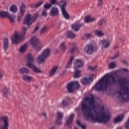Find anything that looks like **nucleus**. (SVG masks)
I'll return each instance as SVG.
<instances>
[{
  "label": "nucleus",
  "instance_id": "1",
  "mask_svg": "<svg viewBox=\"0 0 129 129\" xmlns=\"http://www.w3.org/2000/svg\"><path fill=\"white\" fill-rule=\"evenodd\" d=\"M95 107H96V105H95V99H94L93 95L91 94L90 97H86L81 105L83 115L88 118H90L93 122H102L103 123L108 122L110 120V113L104 112L99 114L98 112H97L96 116H95L92 111Z\"/></svg>",
  "mask_w": 129,
  "mask_h": 129
},
{
  "label": "nucleus",
  "instance_id": "2",
  "mask_svg": "<svg viewBox=\"0 0 129 129\" xmlns=\"http://www.w3.org/2000/svg\"><path fill=\"white\" fill-rule=\"evenodd\" d=\"M116 76V73L105 75L93 87L96 91L106 90L108 86L113 85L116 83V80L114 77Z\"/></svg>",
  "mask_w": 129,
  "mask_h": 129
},
{
  "label": "nucleus",
  "instance_id": "3",
  "mask_svg": "<svg viewBox=\"0 0 129 129\" xmlns=\"http://www.w3.org/2000/svg\"><path fill=\"white\" fill-rule=\"evenodd\" d=\"M119 82V91L118 92V98L121 101H128L129 100V80L125 77L118 80Z\"/></svg>",
  "mask_w": 129,
  "mask_h": 129
},
{
  "label": "nucleus",
  "instance_id": "4",
  "mask_svg": "<svg viewBox=\"0 0 129 129\" xmlns=\"http://www.w3.org/2000/svg\"><path fill=\"white\" fill-rule=\"evenodd\" d=\"M27 28L23 26L22 29L21 35H19L17 33H15L12 37L11 40L13 44H18L25 39V36L26 34Z\"/></svg>",
  "mask_w": 129,
  "mask_h": 129
},
{
  "label": "nucleus",
  "instance_id": "5",
  "mask_svg": "<svg viewBox=\"0 0 129 129\" xmlns=\"http://www.w3.org/2000/svg\"><path fill=\"white\" fill-rule=\"evenodd\" d=\"M26 57L28 61L27 63V66H28V67H29L30 68L33 69L34 72H35V73H40V72H41V71L39 70L38 68L33 64V63H34V59H33V56H32V54H31V53H28L26 55Z\"/></svg>",
  "mask_w": 129,
  "mask_h": 129
},
{
  "label": "nucleus",
  "instance_id": "6",
  "mask_svg": "<svg viewBox=\"0 0 129 129\" xmlns=\"http://www.w3.org/2000/svg\"><path fill=\"white\" fill-rule=\"evenodd\" d=\"M66 6H67V4L65 0L60 1L58 4V7H59L61 10L62 17L66 19V20H68V19H69V14L67 13V11H66V9H65Z\"/></svg>",
  "mask_w": 129,
  "mask_h": 129
},
{
  "label": "nucleus",
  "instance_id": "7",
  "mask_svg": "<svg viewBox=\"0 0 129 129\" xmlns=\"http://www.w3.org/2000/svg\"><path fill=\"white\" fill-rule=\"evenodd\" d=\"M38 16V14H35L33 16L31 17L30 14L26 15L25 19L24 20L23 24L30 27V26L33 24V22L37 19Z\"/></svg>",
  "mask_w": 129,
  "mask_h": 129
},
{
  "label": "nucleus",
  "instance_id": "8",
  "mask_svg": "<svg viewBox=\"0 0 129 129\" xmlns=\"http://www.w3.org/2000/svg\"><path fill=\"white\" fill-rule=\"evenodd\" d=\"M30 42L33 48L37 51H41V41H40V39L38 37L35 36L32 37Z\"/></svg>",
  "mask_w": 129,
  "mask_h": 129
},
{
  "label": "nucleus",
  "instance_id": "9",
  "mask_svg": "<svg viewBox=\"0 0 129 129\" xmlns=\"http://www.w3.org/2000/svg\"><path fill=\"white\" fill-rule=\"evenodd\" d=\"M49 55H50V49L48 48L44 50L42 53L41 55L38 56L37 58V60L39 63H42V62H44L46 59L49 57Z\"/></svg>",
  "mask_w": 129,
  "mask_h": 129
},
{
  "label": "nucleus",
  "instance_id": "10",
  "mask_svg": "<svg viewBox=\"0 0 129 129\" xmlns=\"http://www.w3.org/2000/svg\"><path fill=\"white\" fill-rule=\"evenodd\" d=\"M2 121L4 123L0 125V129H9V117L7 116H1L0 117V124H2Z\"/></svg>",
  "mask_w": 129,
  "mask_h": 129
},
{
  "label": "nucleus",
  "instance_id": "11",
  "mask_svg": "<svg viewBox=\"0 0 129 129\" xmlns=\"http://www.w3.org/2000/svg\"><path fill=\"white\" fill-rule=\"evenodd\" d=\"M79 87H80V85H79L78 82L75 81L69 83L67 88L70 93H72L74 90L78 89Z\"/></svg>",
  "mask_w": 129,
  "mask_h": 129
},
{
  "label": "nucleus",
  "instance_id": "12",
  "mask_svg": "<svg viewBox=\"0 0 129 129\" xmlns=\"http://www.w3.org/2000/svg\"><path fill=\"white\" fill-rule=\"evenodd\" d=\"M0 17H1V18H8L11 23H15L14 16L11 15L9 12L5 11H0Z\"/></svg>",
  "mask_w": 129,
  "mask_h": 129
},
{
  "label": "nucleus",
  "instance_id": "13",
  "mask_svg": "<svg viewBox=\"0 0 129 129\" xmlns=\"http://www.w3.org/2000/svg\"><path fill=\"white\" fill-rule=\"evenodd\" d=\"M99 44L101 45L102 49H107L110 46V42L106 39L101 40Z\"/></svg>",
  "mask_w": 129,
  "mask_h": 129
},
{
  "label": "nucleus",
  "instance_id": "14",
  "mask_svg": "<svg viewBox=\"0 0 129 129\" xmlns=\"http://www.w3.org/2000/svg\"><path fill=\"white\" fill-rule=\"evenodd\" d=\"M69 104H70V98L68 96L65 97L60 102V105L62 107H66Z\"/></svg>",
  "mask_w": 129,
  "mask_h": 129
},
{
  "label": "nucleus",
  "instance_id": "15",
  "mask_svg": "<svg viewBox=\"0 0 129 129\" xmlns=\"http://www.w3.org/2000/svg\"><path fill=\"white\" fill-rule=\"evenodd\" d=\"M94 50V47L92 44H88L84 48V52L87 54H92Z\"/></svg>",
  "mask_w": 129,
  "mask_h": 129
},
{
  "label": "nucleus",
  "instance_id": "16",
  "mask_svg": "<svg viewBox=\"0 0 129 129\" xmlns=\"http://www.w3.org/2000/svg\"><path fill=\"white\" fill-rule=\"evenodd\" d=\"M26 11V6L22 3L21 6L20 7V16H18V21H21V19H22V17L24 16L25 14V11Z\"/></svg>",
  "mask_w": 129,
  "mask_h": 129
},
{
  "label": "nucleus",
  "instance_id": "17",
  "mask_svg": "<svg viewBox=\"0 0 129 129\" xmlns=\"http://www.w3.org/2000/svg\"><path fill=\"white\" fill-rule=\"evenodd\" d=\"M63 120V115L62 113L57 112L56 116V123L57 124H61L62 123V120Z\"/></svg>",
  "mask_w": 129,
  "mask_h": 129
},
{
  "label": "nucleus",
  "instance_id": "18",
  "mask_svg": "<svg viewBox=\"0 0 129 129\" xmlns=\"http://www.w3.org/2000/svg\"><path fill=\"white\" fill-rule=\"evenodd\" d=\"M9 39L6 37L4 39V42H3V50L5 52H7L8 49H9Z\"/></svg>",
  "mask_w": 129,
  "mask_h": 129
},
{
  "label": "nucleus",
  "instance_id": "19",
  "mask_svg": "<svg viewBox=\"0 0 129 129\" xmlns=\"http://www.w3.org/2000/svg\"><path fill=\"white\" fill-rule=\"evenodd\" d=\"M59 14V9L57 8L53 7L50 10V15L51 17H56Z\"/></svg>",
  "mask_w": 129,
  "mask_h": 129
},
{
  "label": "nucleus",
  "instance_id": "20",
  "mask_svg": "<svg viewBox=\"0 0 129 129\" xmlns=\"http://www.w3.org/2000/svg\"><path fill=\"white\" fill-rule=\"evenodd\" d=\"M43 3H44V2L43 1V0H41L36 4V3L31 4L30 5V7L32 9H38V8L40 7L41 5H43Z\"/></svg>",
  "mask_w": 129,
  "mask_h": 129
},
{
  "label": "nucleus",
  "instance_id": "21",
  "mask_svg": "<svg viewBox=\"0 0 129 129\" xmlns=\"http://www.w3.org/2000/svg\"><path fill=\"white\" fill-rule=\"evenodd\" d=\"M84 63L82 61L81 59H77L76 60V66H75V69H78V68H81L83 67Z\"/></svg>",
  "mask_w": 129,
  "mask_h": 129
},
{
  "label": "nucleus",
  "instance_id": "22",
  "mask_svg": "<svg viewBox=\"0 0 129 129\" xmlns=\"http://www.w3.org/2000/svg\"><path fill=\"white\" fill-rule=\"evenodd\" d=\"M70 48L69 49V52L72 54L73 53H75L76 52L77 48H76V43L73 42L70 45Z\"/></svg>",
  "mask_w": 129,
  "mask_h": 129
},
{
  "label": "nucleus",
  "instance_id": "23",
  "mask_svg": "<svg viewBox=\"0 0 129 129\" xmlns=\"http://www.w3.org/2000/svg\"><path fill=\"white\" fill-rule=\"evenodd\" d=\"M93 80L91 78H85L81 80V82L83 83V84L86 85V84H89V83H91Z\"/></svg>",
  "mask_w": 129,
  "mask_h": 129
},
{
  "label": "nucleus",
  "instance_id": "24",
  "mask_svg": "<svg viewBox=\"0 0 129 129\" xmlns=\"http://www.w3.org/2000/svg\"><path fill=\"white\" fill-rule=\"evenodd\" d=\"M74 119V114L72 113L69 116V118L67 119L66 124H67V125H70L71 124H72Z\"/></svg>",
  "mask_w": 129,
  "mask_h": 129
},
{
  "label": "nucleus",
  "instance_id": "25",
  "mask_svg": "<svg viewBox=\"0 0 129 129\" xmlns=\"http://www.w3.org/2000/svg\"><path fill=\"white\" fill-rule=\"evenodd\" d=\"M22 78L25 82H31L33 80V77L28 75H23Z\"/></svg>",
  "mask_w": 129,
  "mask_h": 129
},
{
  "label": "nucleus",
  "instance_id": "26",
  "mask_svg": "<svg viewBox=\"0 0 129 129\" xmlns=\"http://www.w3.org/2000/svg\"><path fill=\"white\" fill-rule=\"evenodd\" d=\"M82 26V24H79L78 23H75L72 25V28L73 30H75L76 32H77L79 30L80 27Z\"/></svg>",
  "mask_w": 129,
  "mask_h": 129
},
{
  "label": "nucleus",
  "instance_id": "27",
  "mask_svg": "<svg viewBox=\"0 0 129 129\" xmlns=\"http://www.w3.org/2000/svg\"><path fill=\"white\" fill-rule=\"evenodd\" d=\"M123 119V115H120L113 119V122H114V123H117V122H120V121H121Z\"/></svg>",
  "mask_w": 129,
  "mask_h": 129
},
{
  "label": "nucleus",
  "instance_id": "28",
  "mask_svg": "<svg viewBox=\"0 0 129 129\" xmlns=\"http://www.w3.org/2000/svg\"><path fill=\"white\" fill-rule=\"evenodd\" d=\"M27 47H28V44L27 43L22 45L19 49V52L21 53V54L25 53V52H26V49H27Z\"/></svg>",
  "mask_w": 129,
  "mask_h": 129
},
{
  "label": "nucleus",
  "instance_id": "29",
  "mask_svg": "<svg viewBox=\"0 0 129 129\" xmlns=\"http://www.w3.org/2000/svg\"><path fill=\"white\" fill-rule=\"evenodd\" d=\"M58 69V67L54 66L52 69L49 72V76H53L55 73H56V72L57 71Z\"/></svg>",
  "mask_w": 129,
  "mask_h": 129
},
{
  "label": "nucleus",
  "instance_id": "30",
  "mask_svg": "<svg viewBox=\"0 0 129 129\" xmlns=\"http://www.w3.org/2000/svg\"><path fill=\"white\" fill-rule=\"evenodd\" d=\"M75 73L74 75V77L75 78H79V77H81V71L79 70H77V69H75Z\"/></svg>",
  "mask_w": 129,
  "mask_h": 129
},
{
  "label": "nucleus",
  "instance_id": "31",
  "mask_svg": "<svg viewBox=\"0 0 129 129\" xmlns=\"http://www.w3.org/2000/svg\"><path fill=\"white\" fill-rule=\"evenodd\" d=\"M2 93L3 94V96L5 97H8V96L9 95V88L6 87L3 88Z\"/></svg>",
  "mask_w": 129,
  "mask_h": 129
},
{
  "label": "nucleus",
  "instance_id": "32",
  "mask_svg": "<svg viewBox=\"0 0 129 129\" xmlns=\"http://www.w3.org/2000/svg\"><path fill=\"white\" fill-rule=\"evenodd\" d=\"M19 72L21 74H24V73H29V70L26 68H21L20 69H19Z\"/></svg>",
  "mask_w": 129,
  "mask_h": 129
},
{
  "label": "nucleus",
  "instance_id": "33",
  "mask_svg": "<svg viewBox=\"0 0 129 129\" xmlns=\"http://www.w3.org/2000/svg\"><path fill=\"white\" fill-rule=\"evenodd\" d=\"M92 21H95V18L94 17H90V16H88L85 18V23H89V22H92Z\"/></svg>",
  "mask_w": 129,
  "mask_h": 129
},
{
  "label": "nucleus",
  "instance_id": "34",
  "mask_svg": "<svg viewBox=\"0 0 129 129\" xmlns=\"http://www.w3.org/2000/svg\"><path fill=\"white\" fill-rule=\"evenodd\" d=\"M67 36L68 38H71V39H73V38H75V37H76V35L70 31L67 32Z\"/></svg>",
  "mask_w": 129,
  "mask_h": 129
},
{
  "label": "nucleus",
  "instance_id": "35",
  "mask_svg": "<svg viewBox=\"0 0 129 129\" xmlns=\"http://www.w3.org/2000/svg\"><path fill=\"white\" fill-rule=\"evenodd\" d=\"M48 29L49 27H48V26H44L40 31V34H44V33H47Z\"/></svg>",
  "mask_w": 129,
  "mask_h": 129
},
{
  "label": "nucleus",
  "instance_id": "36",
  "mask_svg": "<svg viewBox=\"0 0 129 129\" xmlns=\"http://www.w3.org/2000/svg\"><path fill=\"white\" fill-rule=\"evenodd\" d=\"M72 61H73V56H71L70 57L69 62L67 64L66 68H70V66L72 65Z\"/></svg>",
  "mask_w": 129,
  "mask_h": 129
},
{
  "label": "nucleus",
  "instance_id": "37",
  "mask_svg": "<svg viewBox=\"0 0 129 129\" xmlns=\"http://www.w3.org/2000/svg\"><path fill=\"white\" fill-rule=\"evenodd\" d=\"M94 33L95 35H96L98 37H101L103 36V33H102V31H100L99 30H95Z\"/></svg>",
  "mask_w": 129,
  "mask_h": 129
},
{
  "label": "nucleus",
  "instance_id": "38",
  "mask_svg": "<svg viewBox=\"0 0 129 129\" xmlns=\"http://www.w3.org/2000/svg\"><path fill=\"white\" fill-rule=\"evenodd\" d=\"M10 10L12 13H16L18 11V8L16 5H13L11 6Z\"/></svg>",
  "mask_w": 129,
  "mask_h": 129
},
{
  "label": "nucleus",
  "instance_id": "39",
  "mask_svg": "<svg viewBox=\"0 0 129 129\" xmlns=\"http://www.w3.org/2000/svg\"><path fill=\"white\" fill-rule=\"evenodd\" d=\"M106 21H105V20L102 19H101L100 21H98V25L100 26H103L104 24H105Z\"/></svg>",
  "mask_w": 129,
  "mask_h": 129
},
{
  "label": "nucleus",
  "instance_id": "40",
  "mask_svg": "<svg viewBox=\"0 0 129 129\" xmlns=\"http://www.w3.org/2000/svg\"><path fill=\"white\" fill-rule=\"evenodd\" d=\"M77 123L79 126H80V127H81V128L82 129L86 128V126L84 125H81V123H80V121H79V120H77Z\"/></svg>",
  "mask_w": 129,
  "mask_h": 129
},
{
  "label": "nucleus",
  "instance_id": "41",
  "mask_svg": "<svg viewBox=\"0 0 129 129\" xmlns=\"http://www.w3.org/2000/svg\"><path fill=\"white\" fill-rule=\"evenodd\" d=\"M60 48L63 51H65L66 50V46L65 45V42H62L60 44Z\"/></svg>",
  "mask_w": 129,
  "mask_h": 129
},
{
  "label": "nucleus",
  "instance_id": "42",
  "mask_svg": "<svg viewBox=\"0 0 129 129\" xmlns=\"http://www.w3.org/2000/svg\"><path fill=\"white\" fill-rule=\"evenodd\" d=\"M113 68H115V63H114V62L110 63L109 64V69H113Z\"/></svg>",
  "mask_w": 129,
  "mask_h": 129
},
{
  "label": "nucleus",
  "instance_id": "43",
  "mask_svg": "<svg viewBox=\"0 0 129 129\" xmlns=\"http://www.w3.org/2000/svg\"><path fill=\"white\" fill-rule=\"evenodd\" d=\"M50 4L51 6L53 5H58L59 6V3L56 0H50Z\"/></svg>",
  "mask_w": 129,
  "mask_h": 129
},
{
  "label": "nucleus",
  "instance_id": "44",
  "mask_svg": "<svg viewBox=\"0 0 129 129\" xmlns=\"http://www.w3.org/2000/svg\"><path fill=\"white\" fill-rule=\"evenodd\" d=\"M51 7H52V5L50 4H46L44 6V8L45 10H49V9H50V8H51Z\"/></svg>",
  "mask_w": 129,
  "mask_h": 129
},
{
  "label": "nucleus",
  "instance_id": "45",
  "mask_svg": "<svg viewBox=\"0 0 129 129\" xmlns=\"http://www.w3.org/2000/svg\"><path fill=\"white\" fill-rule=\"evenodd\" d=\"M88 69L92 71H97L98 70L97 67H89Z\"/></svg>",
  "mask_w": 129,
  "mask_h": 129
},
{
  "label": "nucleus",
  "instance_id": "46",
  "mask_svg": "<svg viewBox=\"0 0 129 129\" xmlns=\"http://www.w3.org/2000/svg\"><path fill=\"white\" fill-rule=\"evenodd\" d=\"M37 30H39V25H36L34 30L32 32V34H35Z\"/></svg>",
  "mask_w": 129,
  "mask_h": 129
},
{
  "label": "nucleus",
  "instance_id": "47",
  "mask_svg": "<svg viewBox=\"0 0 129 129\" xmlns=\"http://www.w3.org/2000/svg\"><path fill=\"white\" fill-rule=\"evenodd\" d=\"M92 36L91 33H87L84 35L85 38H90Z\"/></svg>",
  "mask_w": 129,
  "mask_h": 129
},
{
  "label": "nucleus",
  "instance_id": "48",
  "mask_svg": "<svg viewBox=\"0 0 129 129\" xmlns=\"http://www.w3.org/2000/svg\"><path fill=\"white\" fill-rule=\"evenodd\" d=\"M103 4V0H98V7H100Z\"/></svg>",
  "mask_w": 129,
  "mask_h": 129
},
{
  "label": "nucleus",
  "instance_id": "49",
  "mask_svg": "<svg viewBox=\"0 0 129 129\" xmlns=\"http://www.w3.org/2000/svg\"><path fill=\"white\" fill-rule=\"evenodd\" d=\"M118 56H119V53H117L114 55L113 57H111V59H115V58H117Z\"/></svg>",
  "mask_w": 129,
  "mask_h": 129
},
{
  "label": "nucleus",
  "instance_id": "50",
  "mask_svg": "<svg viewBox=\"0 0 129 129\" xmlns=\"http://www.w3.org/2000/svg\"><path fill=\"white\" fill-rule=\"evenodd\" d=\"M121 70L123 71L124 73H128L129 71L127 69L122 68Z\"/></svg>",
  "mask_w": 129,
  "mask_h": 129
},
{
  "label": "nucleus",
  "instance_id": "51",
  "mask_svg": "<svg viewBox=\"0 0 129 129\" xmlns=\"http://www.w3.org/2000/svg\"><path fill=\"white\" fill-rule=\"evenodd\" d=\"M122 62L123 63V64H124V65H126V66H128V63L125 60H122Z\"/></svg>",
  "mask_w": 129,
  "mask_h": 129
},
{
  "label": "nucleus",
  "instance_id": "52",
  "mask_svg": "<svg viewBox=\"0 0 129 129\" xmlns=\"http://www.w3.org/2000/svg\"><path fill=\"white\" fill-rule=\"evenodd\" d=\"M42 16L46 17L47 16V12H46V10H44L42 13Z\"/></svg>",
  "mask_w": 129,
  "mask_h": 129
},
{
  "label": "nucleus",
  "instance_id": "53",
  "mask_svg": "<svg viewBox=\"0 0 129 129\" xmlns=\"http://www.w3.org/2000/svg\"><path fill=\"white\" fill-rule=\"evenodd\" d=\"M100 110L101 111H104V106L103 105L100 106Z\"/></svg>",
  "mask_w": 129,
  "mask_h": 129
},
{
  "label": "nucleus",
  "instance_id": "54",
  "mask_svg": "<svg viewBox=\"0 0 129 129\" xmlns=\"http://www.w3.org/2000/svg\"><path fill=\"white\" fill-rule=\"evenodd\" d=\"M3 77V71L0 69V78H2Z\"/></svg>",
  "mask_w": 129,
  "mask_h": 129
},
{
  "label": "nucleus",
  "instance_id": "55",
  "mask_svg": "<svg viewBox=\"0 0 129 129\" xmlns=\"http://www.w3.org/2000/svg\"><path fill=\"white\" fill-rule=\"evenodd\" d=\"M42 116H44V118H46V114L44 113H43L42 114Z\"/></svg>",
  "mask_w": 129,
  "mask_h": 129
},
{
  "label": "nucleus",
  "instance_id": "56",
  "mask_svg": "<svg viewBox=\"0 0 129 129\" xmlns=\"http://www.w3.org/2000/svg\"><path fill=\"white\" fill-rule=\"evenodd\" d=\"M117 77H118V78H121V77H122V76H121L120 75H117Z\"/></svg>",
  "mask_w": 129,
  "mask_h": 129
},
{
  "label": "nucleus",
  "instance_id": "57",
  "mask_svg": "<svg viewBox=\"0 0 129 129\" xmlns=\"http://www.w3.org/2000/svg\"><path fill=\"white\" fill-rule=\"evenodd\" d=\"M113 49H117V46L115 45V46H114Z\"/></svg>",
  "mask_w": 129,
  "mask_h": 129
},
{
  "label": "nucleus",
  "instance_id": "58",
  "mask_svg": "<svg viewBox=\"0 0 129 129\" xmlns=\"http://www.w3.org/2000/svg\"><path fill=\"white\" fill-rule=\"evenodd\" d=\"M49 129H55V127L54 126H52Z\"/></svg>",
  "mask_w": 129,
  "mask_h": 129
},
{
  "label": "nucleus",
  "instance_id": "59",
  "mask_svg": "<svg viewBox=\"0 0 129 129\" xmlns=\"http://www.w3.org/2000/svg\"><path fill=\"white\" fill-rule=\"evenodd\" d=\"M74 129H79V128H77V127H75L74 128Z\"/></svg>",
  "mask_w": 129,
  "mask_h": 129
},
{
  "label": "nucleus",
  "instance_id": "60",
  "mask_svg": "<svg viewBox=\"0 0 129 129\" xmlns=\"http://www.w3.org/2000/svg\"><path fill=\"white\" fill-rule=\"evenodd\" d=\"M120 40L122 41V42H123L124 41V40H122L121 39H120Z\"/></svg>",
  "mask_w": 129,
  "mask_h": 129
},
{
  "label": "nucleus",
  "instance_id": "61",
  "mask_svg": "<svg viewBox=\"0 0 129 129\" xmlns=\"http://www.w3.org/2000/svg\"><path fill=\"white\" fill-rule=\"evenodd\" d=\"M86 119H87V118H86Z\"/></svg>",
  "mask_w": 129,
  "mask_h": 129
}]
</instances>
